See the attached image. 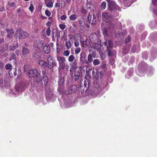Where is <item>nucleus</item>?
<instances>
[{
	"label": "nucleus",
	"mask_w": 157,
	"mask_h": 157,
	"mask_svg": "<svg viewBox=\"0 0 157 157\" xmlns=\"http://www.w3.org/2000/svg\"><path fill=\"white\" fill-rule=\"evenodd\" d=\"M75 59V57L74 55H70L68 58V60L70 62H73L72 64H70L71 67L70 71L71 73H72V71L73 70L77 67V63Z\"/></svg>",
	"instance_id": "f257e3e1"
},
{
	"label": "nucleus",
	"mask_w": 157,
	"mask_h": 157,
	"mask_svg": "<svg viewBox=\"0 0 157 157\" xmlns=\"http://www.w3.org/2000/svg\"><path fill=\"white\" fill-rule=\"evenodd\" d=\"M57 60L59 62V67L62 69H64L66 67V60L63 57L58 56L57 57Z\"/></svg>",
	"instance_id": "f03ea898"
},
{
	"label": "nucleus",
	"mask_w": 157,
	"mask_h": 157,
	"mask_svg": "<svg viewBox=\"0 0 157 157\" xmlns=\"http://www.w3.org/2000/svg\"><path fill=\"white\" fill-rule=\"evenodd\" d=\"M102 20L107 23L111 24L113 20V17L108 13L104 12L102 13Z\"/></svg>",
	"instance_id": "7ed1b4c3"
},
{
	"label": "nucleus",
	"mask_w": 157,
	"mask_h": 157,
	"mask_svg": "<svg viewBox=\"0 0 157 157\" xmlns=\"http://www.w3.org/2000/svg\"><path fill=\"white\" fill-rule=\"evenodd\" d=\"M47 67L49 69H51L52 67L56 66V63L54 62L53 58L51 56H49L47 59Z\"/></svg>",
	"instance_id": "20e7f679"
},
{
	"label": "nucleus",
	"mask_w": 157,
	"mask_h": 157,
	"mask_svg": "<svg viewBox=\"0 0 157 157\" xmlns=\"http://www.w3.org/2000/svg\"><path fill=\"white\" fill-rule=\"evenodd\" d=\"M26 87L25 82H21L19 84H17L15 87V89L18 92L22 91L24 90Z\"/></svg>",
	"instance_id": "39448f33"
},
{
	"label": "nucleus",
	"mask_w": 157,
	"mask_h": 157,
	"mask_svg": "<svg viewBox=\"0 0 157 157\" xmlns=\"http://www.w3.org/2000/svg\"><path fill=\"white\" fill-rule=\"evenodd\" d=\"M108 2L109 9L110 11H112L115 9H117L118 6L115 3L110 0H107Z\"/></svg>",
	"instance_id": "423d86ee"
},
{
	"label": "nucleus",
	"mask_w": 157,
	"mask_h": 157,
	"mask_svg": "<svg viewBox=\"0 0 157 157\" xmlns=\"http://www.w3.org/2000/svg\"><path fill=\"white\" fill-rule=\"evenodd\" d=\"M44 42L42 40H39L35 42L33 46V49L36 51H39L43 45Z\"/></svg>",
	"instance_id": "0eeeda50"
},
{
	"label": "nucleus",
	"mask_w": 157,
	"mask_h": 157,
	"mask_svg": "<svg viewBox=\"0 0 157 157\" xmlns=\"http://www.w3.org/2000/svg\"><path fill=\"white\" fill-rule=\"evenodd\" d=\"M28 74L29 77H35L37 75L38 71L36 69H30L28 71Z\"/></svg>",
	"instance_id": "6e6552de"
},
{
	"label": "nucleus",
	"mask_w": 157,
	"mask_h": 157,
	"mask_svg": "<svg viewBox=\"0 0 157 157\" xmlns=\"http://www.w3.org/2000/svg\"><path fill=\"white\" fill-rule=\"evenodd\" d=\"M22 52V57H25L26 56H27L30 54V51L29 49L25 47L23 48Z\"/></svg>",
	"instance_id": "1a4fd4ad"
},
{
	"label": "nucleus",
	"mask_w": 157,
	"mask_h": 157,
	"mask_svg": "<svg viewBox=\"0 0 157 157\" xmlns=\"http://www.w3.org/2000/svg\"><path fill=\"white\" fill-rule=\"evenodd\" d=\"M84 53H81L80 54V61L82 64L86 63L88 64V62L86 59V57Z\"/></svg>",
	"instance_id": "9d476101"
},
{
	"label": "nucleus",
	"mask_w": 157,
	"mask_h": 157,
	"mask_svg": "<svg viewBox=\"0 0 157 157\" xmlns=\"http://www.w3.org/2000/svg\"><path fill=\"white\" fill-rule=\"evenodd\" d=\"M38 64L44 67H47V62L42 59H39L37 62Z\"/></svg>",
	"instance_id": "9b49d317"
},
{
	"label": "nucleus",
	"mask_w": 157,
	"mask_h": 157,
	"mask_svg": "<svg viewBox=\"0 0 157 157\" xmlns=\"http://www.w3.org/2000/svg\"><path fill=\"white\" fill-rule=\"evenodd\" d=\"M28 34L27 33L24 31H21L19 33V39H24L27 37L28 36Z\"/></svg>",
	"instance_id": "f8f14e48"
},
{
	"label": "nucleus",
	"mask_w": 157,
	"mask_h": 157,
	"mask_svg": "<svg viewBox=\"0 0 157 157\" xmlns=\"http://www.w3.org/2000/svg\"><path fill=\"white\" fill-rule=\"evenodd\" d=\"M8 86V83H7L5 80L0 79V87L6 88Z\"/></svg>",
	"instance_id": "ddd939ff"
},
{
	"label": "nucleus",
	"mask_w": 157,
	"mask_h": 157,
	"mask_svg": "<svg viewBox=\"0 0 157 157\" xmlns=\"http://www.w3.org/2000/svg\"><path fill=\"white\" fill-rule=\"evenodd\" d=\"M6 30L8 33V34L7 36V38L11 39L12 38L13 35L14 31L12 29H6Z\"/></svg>",
	"instance_id": "4468645a"
},
{
	"label": "nucleus",
	"mask_w": 157,
	"mask_h": 157,
	"mask_svg": "<svg viewBox=\"0 0 157 157\" xmlns=\"http://www.w3.org/2000/svg\"><path fill=\"white\" fill-rule=\"evenodd\" d=\"M43 50L44 52L46 54L49 53L50 51V47L49 44L45 45L43 48Z\"/></svg>",
	"instance_id": "2eb2a0df"
},
{
	"label": "nucleus",
	"mask_w": 157,
	"mask_h": 157,
	"mask_svg": "<svg viewBox=\"0 0 157 157\" xmlns=\"http://www.w3.org/2000/svg\"><path fill=\"white\" fill-rule=\"evenodd\" d=\"M103 44L105 46H107V49L109 51L108 54L109 56H112L116 53V52L115 51H113V53H112L111 51L109 49V48L108 46L107 45V42L106 41H104L103 43Z\"/></svg>",
	"instance_id": "dca6fc26"
},
{
	"label": "nucleus",
	"mask_w": 157,
	"mask_h": 157,
	"mask_svg": "<svg viewBox=\"0 0 157 157\" xmlns=\"http://www.w3.org/2000/svg\"><path fill=\"white\" fill-rule=\"evenodd\" d=\"M76 89V87L75 85H73L69 88L68 92L69 94L74 92Z\"/></svg>",
	"instance_id": "f3484780"
},
{
	"label": "nucleus",
	"mask_w": 157,
	"mask_h": 157,
	"mask_svg": "<svg viewBox=\"0 0 157 157\" xmlns=\"http://www.w3.org/2000/svg\"><path fill=\"white\" fill-rule=\"evenodd\" d=\"M92 16L90 15H89L88 17V21H89V23L93 24H94L96 23L94 17H93V20H91Z\"/></svg>",
	"instance_id": "a211bd4d"
},
{
	"label": "nucleus",
	"mask_w": 157,
	"mask_h": 157,
	"mask_svg": "<svg viewBox=\"0 0 157 157\" xmlns=\"http://www.w3.org/2000/svg\"><path fill=\"white\" fill-rule=\"evenodd\" d=\"M48 81V77L47 76H44L42 81V84H44L45 86H46L47 84Z\"/></svg>",
	"instance_id": "6ab92c4d"
},
{
	"label": "nucleus",
	"mask_w": 157,
	"mask_h": 157,
	"mask_svg": "<svg viewBox=\"0 0 157 157\" xmlns=\"http://www.w3.org/2000/svg\"><path fill=\"white\" fill-rule=\"evenodd\" d=\"M87 0V4H86V6L87 8L89 9H92L93 7V5L92 4L90 1H89L88 0Z\"/></svg>",
	"instance_id": "aec40b11"
},
{
	"label": "nucleus",
	"mask_w": 157,
	"mask_h": 157,
	"mask_svg": "<svg viewBox=\"0 0 157 157\" xmlns=\"http://www.w3.org/2000/svg\"><path fill=\"white\" fill-rule=\"evenodd\" d=\"M75 76L78 78L80 75V72L76 69H75L74 74Z\"/></svg>",
	"instance_id": "412c9836"
},
{
	"label": "nucleus",
	"mask_w": 157,
	"mask_h": 157,
	"mask_svg": "<svg viewBox=\"0 0 157 157\" xmlns=\"http://www.w3.org/2000/svg\"><path fill=\"white\" fill-rule=\"evenodd\" d=\"M71 21H74L77 18V16L75 14H73L69 17Z\"/></svg>",
	"instance_id": "4be33fe9"
},
{
	"label": "nucleus",
	"mask_w": 157,
	"mask_h": 157,
	"mask_svg": "<svg viewBox=\"0 0 157 157\" xmlns=\"http://www.w3.org/2000/svg\"><path fill=\"white\" fill-rule=\"evenodd\" d=\"M93 56L91 54H90L88 56L87 62H88V64L89 63L92 62L93 61Z\"/></svg>",
	"instance_id": "5701e85b"
},
{
	"label": "nucleus",
	"mask_w": 157,
	"mask_h": 157,
	"mask_svg": "<svg viewBox=\"0 0 157 157\" xmlns=\"http://www.w3.org/2000/svg\"><path fill=\"white\" fill-rule=\"evenodd\" d=\"M66 45L67 47V49L70 48L71 47V43L70 40L67 41V40L65 42Z\"/></svg>",
	"instance_id": "b1692460"
},
{
	"label": "nucleus",
	"mask_w": 157,
	"mask_h": 157,
	"mask_svg": "<svg viewBox=\"0 0 157 157\" xmlns=\"http://www.w3.org/2000/svg\"><path fill=\"white\" fill-rule=\"evenodd\" d=\"M46 6L48 8H52L53 6V2L52 1H49L46 3Z\"/></svg>",
	"instance_id": "393cba45"
},
{
	"label": "nucleus",
	"mask_w": 157,
	"mask_h": 157,
	"mask_svg": "<svg viewBox=\"0 0 157 157\" xmlns=\"http://www.w3.org/2000/svg\"><path fill=\"white\" fill-rule=\"evenodd\" d=\"M18 46V44H16L15 45L11 46L10 47V49L12 51L15 50Z\"/></svg>",
	"instance_id": "a878e982"
},
{
	"label": "nucleus",
	"mask_w": 157,
	"mask_h": 157,
	"mask_svg": "<svg viewBox=\"0 0 157 157\" xmlns=\"http://www.w3.org/2000/svg\"><path fill=\"white\" fill-rule=\"evenodd\" d=\"M88 40H86L85 41H83L82 42V45L83 47H86L88 45Z\"/></svg>",
	"instance_id": "bb28decb"
},
{
	"label": "nucleus",
	"mask_w": 157,
	"mask_h": 157,
	"mask_svg": "<svg viewBox=\"0 0 157 157\" xmlns=\"http://www.w3.org/2000/svg\"><path fill=\"white\" fill-rule=\"evenodd\" d=\"M100 63V61L98 59H95L93 61V64L95 65L99 64Z\"/></svg>",
	"instance_id": "cd10ccee"
},
{
	"label": "nucleus",
	"mask_w": 157,
	"mask_h": 157,
	"mask_svg": "<svg viewBox=\"0 0 157 157\" xmlns=\"http://www.w3.org/2000/svg\"><path fill=\"white\" fill-rule=\"evenodd\" d=\"M59 28L62 30L64 29L66 27V26L64 24H60L59 25Z\"/></svg>",
	"instance_id": "c85d7f7f"
},
{
	"label": "nucleus",
	"mask_w": 157,
	"mask_h": 157,
	"mask_svg": "<svg viewBox=\"0 0 157 157\" xmlns=\"http://www.w3.org/2000/svg\"><path fill=\"white\" fill-rule=\"evenodd\" d=\"M45 14L46 16L48 17L50 16L51 15V12L48 10H46L45 11Z\"/></svg>",
	"instance_id": "c756f323"
},
{
	"label": "nucleus",
	"mask_w": 157,
	"mask_h": 157,
	"mask_svg": "<svg viewBox=\"0 0 157 157\" xmlns=\"http://www.w3.org/2000/svg\"><path fill=\"white\" fill-rule=\"evenodd\" d=\"M51 29L50 27H49L47 29L46 31V34L47 36H49L50 35L51 33Z\"/></svg>",
	"instance_id": "7c9ffc66"
},
{
	"label": "nucleus",
	"mask_w": 157,
	"mask_h": 157,
	"mask_svg": "<svg viewBox=\"0 0 157 157\" xmlns=\"http://www.w3.org/2000/svg\"><path fill=\"white\" fill-rule=\"evenodd\" d=\"M106 6V2H103L101 4V7L102 9H105Z\"/></svg>",
	"instance_id": "2f4dec72"
},
{
	"label": "nucleus",
	"mask_w": 157,
	"mask_h": 157,
	"mask_svg": "<svg viewBox=\"0 0 157 157\" xmlns=\"http://www.w3.org/2000/svg\"><path fill=\"white\" fill-rule=\"evenodd\" d=\"M81 50V49L80 48H77L75 49V53L78 54L79 53Z\"/></svg>",
	"instance_id": "473e14b6"
},
{
	"label": "nucleus",
	"mask_w": 157,
	"mask_h": 157,
	"mask_svg": "<svg viewBox=\"0 0 157 157\" xmlns=\"http://www.w3.org/2000/svg\"><path fill=\"white\" fill-rule=\"evenodd\" d=\"M113 46V41L111 40H109V46L108 47L112 48Z\"/></svg>",
	"instance_id": "72a5a7b5"
},
{
	"label": "nucleus",
	"mask_w": 157,
	"mask_h": 157,
	"mask_svg": "<svg viewBox=\"0 0 157 157\" xmlns=\"http://www.w3.org/2000/svg\"><path fill=\"white\" fill-rule=\"evenodd\" d=\"M70 52L68 50H66L64 51L63 52V55L65 56H67L70 54Z\"/></svg>",
	"instance_id": "f704fd0d"
},
{
	"label": "nucleus",
	"mask_w": 157,
	"mask_h": 157,
	"mask_svg": "<svg viewBox=\"0 0 157 157\" xmlns=\"http://www.w3.org/2000/svg\"><path fill=\"white\" fill-rule=\"evenodd\" d=\"M29 10L32 12L34 10V6L32 4H31L29 8Z\"/></svg>",
	"instance_id": "c9c22d12"
},
{
	"label": "nucleus",
	"mask_w": 157,
	"mask_h": 157,
	"mask_svg": "<svg viewBox=\"0 0 157 157\" xmlns=\"http://www.w3.org/2000/svg\"><path fill=\"white\" fill-rule=\"evenodd\" d=\"M6 68L7 70H9L12 67V65L10 64H6Z\"/></svg>",
	"instance_id": "e433bc0d"
},
{
	"label": "nucleus",
	"mask_w": 157,
	"mask_h": 157,
	"mask_svg": "<svg viewBox=\"0 0 157 157\" xmlns=\"http://www.w3.org/2000/svg\"><path fill=\"white\" fill-rule=\"evenodd\" d=\"M13 71H14L13 74L14 75H15L16 74V70L14 68L11 69V70L9 71V74H12V72Z\"/></svg>",
	"instance_id": "4c0bfd02"
},
{
	"label": "nucleus",
	"mask_w": 157,
	"mask_h": 157,
	"mask_svg": "<svg viewBox=\"0 0 157 157\" xmlns=\"http://www.w3.org/2000/svg\"><path fill=\"white\" fill-rule=\"evenodd\" d=\"M74 44L76 47H78L79 45V41L78 40H75L74 42Z\"/></svg>",
	"instance_id": "58836bf2"
},
{
	"label": "nucleus",
	"mask_w": 157,
	"mask_h": 157,
	"mask_svg": "<svg viewBox=\"0 0 157 157\" xmlns=\"http://www.w3.org/2000/svg\"><path fill=\"white\" fill-rule=\"evenodd\" d=\"M67 18V17L65 15H62L60 17V19L62 20H65Z\"/></svg>",
	"instance_id": "ea45409f"
},
{
	"label": "nucleus",
	"mask_w": 157,
	"mask_h": 157,
	"mask_svg": "<svg viewBox=\"0 0 157 157\" xmlns=\"http://www.w3.org/2000/svg\"><path fill=\"white\" fill-rule=\"evenodd\" d=\"M130 40V37L129 36L127 37L125 39V42L127 43L129 42Z\"/></svg>",
	"instance_id": "a19ab883"
},
{
	"label": "nucleus",
	"mask_w": 157,
	"mask_h": 157,
	"mask_svg": "<svg viewBox=\"0 0 157 157\" xmlns=\"http://www.w3.org/2000/svg\"><path fill=\"white\" fill-rule=\"evenodd\" d=\"M95 36V37L96 38H97V36L95 35V34H93L92 35L90 36V40H91L92 42V41H93V42L94 41V40L92 39V37L91 36Z\"/></svg>",
	"instance_id": "79ce46f5"
},
{
	"label": "nucleus",
	"mask_w": 157,
	"mask_h": 157,
	"mask_svg": "<svg viewBox=\"0 0 157 157\" xmlns=\"http://www.w3.org/2000/svg\"><path fill=\"white\" fill-rule=\"evenodd\" d=\"M152 2L154 5L157 6V0H153Z\"/></svg>",
	"instance_id": "37998d69"
},
{
	"label": "nucleus",
	"mask_w": 157,
	"mask_h": 157,
	"mask_svg": "<svg viewBox=\"0 0 157 157\" xmlns=\"http://www.w3.org/2000/svg\"><path fill=\"white\" fill-rule=\"evenodd\" d=\"M78 23L79 24L82 26H83V21L82 20H79L78 21Z\"/></svg>",
	"instance_id": "c03bdc74"
},
{
	"label": "nucleus",
	"mask_w": 157,
	"mask_h": 157,
	"mask_svg": "<svg viewBox=\"0 0 157 157\" xmlns=\"http://www.w3.org/2000/svg\"><path fill=\"white\" fill-rule=\"evenodd\" d=\"M46 25L49 27H50L51 25V23L50 21H48L46 23Z\"/></svg>",
	"instance_id": "a18cd8bd"
},
{
	"label": "nucleus",
	"mask_w": 157,
	"mask_h": 157,
	"mask_svg": "<svg viewBox=\"0 0 157 157\" xmlns=\"http://www.w3.org/2000/svg\"><path fill=\"white\" fill-rule=\"evenodd\" d=\"M89 26L87 24H85V23H84L83 24V27L84 28H85L86 27H87V28H88Z\"/></svg>",
	"instance_id": "49530a36"
},
{
	"label": "nucleus",
	"mask_w": 157,
	"mask_h": 157,
	"mask_svg": "<svg viewBox=\"0 0 157 157\" xmlns=\"http://www.w3.org/2000/svg\"><path fill=\"white\" fill-rule=\"evenodd\" d=\"M81 11L82 13H86V10L83 8L82 9Z\"/></svg>",
	"instance_id": "de8ad7c7"
},
{
	"label": "nucleus",
	"mask_w": 157,
	"mask_h": 157,
	"mask_svg": "<svg viewBox=\"0 0 157 157\" xmlns=\"http://www.w3.org/2000/svg\"><path fill=\"white\" fill-rule=\"evenodd\" d=\"M98 74L99 75V76H98V77H99L101 78L102 77V75H103V74L100 71V72H99V73H98Z\"/></svg>",
	"instance_id": "09e8293b"
},
{
	"label": "nucleus",
	"mask_w": 157,
	"mask_h": 157,
	"mask_svg": "<svg viewBox=\"0 0 157 157\" xmlns=\"http://www.w3.org/2000/svg\"><path fill=\"white\" fill-rule=\"evenodd\" d=\"M92 56L94 57H95L96 56V53L95 52H93L92 54Z\"/></svg>",
	"instance_id": "8fccbe9b"
},
{
	"label": "nucleus",
	"mask_w": 157,
	"mask_h": 157,
	"mask_svg": "<svg viewBox=\"0 0 157 157\" xmlns=\"http://www.w3.org/2000/svg\"><path fill=\"white\" fill-rule=\"evenodd\" d=\"M65 67H66L67 70L68 71L69 68V66L68 65L66 64Z\"/></svg>",
	"instance_id": "3c124183"
},
{
	"label": "nucleus",
	"mask_w": 157,
	"mask_h": 157,
	"mask_svg": "<svg viewBox=\"0 0 157 157\" xmlns=\"http://www.w3.org/2000/svg\"><path fill=\"white\" fill-rule=\"evenodd\" d=\"M16 53L18 55L20 53V51L19 50H16Z\"/></svg>",
	"instance_id": "603ef678"
},
{
	"label": "nucleus",
	"mask_w": 157,
	"mask_h": 157,
	"mask_svg": "<svg viewBox=\"0 0 157 157\" xmlns=\"http://www.w3.org/2000/svg\"><path fill=\"white\" fill-rule=\"evenodd\" d=\"M55 6L56 7H57L59 6L58 4L57 3H56L55 5Z\"/></svg>",
	"instance_id": "864d4df0"
},
{
	"label": "nucleus",
	"mask_w": 157,
	"mask_h": 157,
	"mask_svg": "<svg viewBox=\"0 0 157 157\" xmlns=\"http://www.w3.org/2000/svg\"><path fill=\"white\" fill-rule=\"evenodd\" d=\"M42 73L43 75H45V71H43L42 72Z\"/></svg>",
	"instance_id": "5fc2aeb1"
},
{
	"label": "nucleus",
	"mask_w": 157,
	"mask_h": 157,
	"mask_svg": "<svg viewBox=\"0 0 157 157\" xmlns=\"http://www.w3.org/2000/svg\"><path fill=\"white\" fill-rule=\"evenodd\" d=\"M93 43L95 44H97V43H96V41H93Z\"/></svg>",
	"instance_id": "6e6d98bb"
},
{
	"label": "nucleus",
	"mask_w": 157,
	"mask_h": 157,
	"mask_svg": "<svg viewBox=\"0 0 157 157\" xmlns=\"http://www.w3.org/2000/svg\"><path fill=\"white\" fill-rule=\"evenodd\" d=\"M154 13L155 14L157 15V11L155 12V11Z\"/></svg>",
	"instance_id": "4d7b16f0"
},
{
	"label": "nucleus",
	"mask_w": 157,
	"mask_h": 157,
	"mask_svg": "<svg viewBox=\"0 0 157 157\" xmlns=\"http://www.w3.org/2000/svg\"><path fill=\"white\" fill-rule=\"evenodd\" d=\"M116 33H115L114 34V35H113V36L114 37H116Z\"/></svg>",
	"instance_id": "13d9d810"
},
{
	"label": "nucleus",
	"mask_w": 157,
	"mask_h": 157,
	"mask_svg": "<svg viewBox=\"0 0 157 157\" xmlns=\"http://www.w3.org/2000/svg\"><path fill=\"white\" fill-rule=\"evenodd\" d=\"M67 1L68 2H69L71 1V0H67Z\"/></svg>",
	"instance_id": "bf43d9fd"
},
{
	"label": "nucleus",
	"mask_w": 157,
	"mask_h": 157,
	"mask_svg": "<svg viewBox=\"0 0 157 157\" xmlns=\"http://www.w3.org/2000/svg\"><path fill=\"white\" fill-rule=\"evenodd\" d=\"M52 19V18L51 17H49L48 18V19L49 20H50Z\"/></svg>",
	"instance_id": "052dcab7"
},
{
	"label": "nucleus",
	"mask_w": 157,
	"mask_h": 157,
	"mask_svg": "<svg viewBox=\"0 0 157 157\" xmlns=\"http://www.w3.org/2000/svg\"><path fill=\"white\" fill-rule=\"evenodd\" d=\"M24 0L26 1H29V0Z\"/></svg>",
	"instance_id": "680f3d73"
},
{
	"label": "nucleus",
	"mask_w": 157,
	"mask_h": 157,
	"mask_svg": "<svg viewBox=\"0 0 157 157\" xmlns=\"http://www.w3.org/2000/svg\"><path fill=\"white\" fill-rule=\"evenodd\" d=\"M130 5H131V4H130V5H129V6H130Z\"/></svg>",
	"instance_id": "e2e57ef3"
},
{
	"label": "nucleus",
	"mask_w": 157,
	"mask_h": 157,
	"mask_svg": "<svg viewBox=\"0 0 157 157\" xmlns=\"http://www.w3.org/2000/svg\"><path fill=\"white\" fill-rule=\"evenodd\" d=\"M150 23H149V25H150Z\"/></svg>",
	"instance_id": "0e129e2a"
}]
</instances>
